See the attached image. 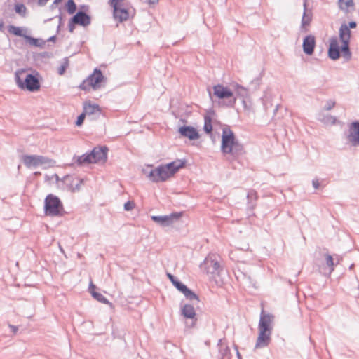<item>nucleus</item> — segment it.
Masks as SVG:
<instances>
[{
    "label": "nucleus",
    "mask_w": 359,
    "mask_h": 359,
    "mask_svg": "<svg viewBox=\"0 0 359 359\" xmlns=\"http://www.w3.org/2000/svg\"><path fill=\"white\" fill-rule=\"evenodd\" d=\"M149 4H156L159 0H147Z\"/></svg>",
    "instance_id": "3c124183"
},
{
    "label": "nucleus",
    "mask_w": 359,
    "mask_h": 359,
    "mask_svg": "<svg viewBox=\"0 0 359 359\" xmlns=\"http://www.w3.org/2000/svg\"><path fill=\"white\" fill-rule=\"evenodd\" d=\"M39 166L43 165L44 168H51L55 166V161L47 156L38 155Z\"/></svg>",
    "instance_id": "c756f323"
},
{
    "label": "nucleus",
    "mask_w": 359,
    "mask_h": 359,
    "mask_svg": "<svg viewBox=\"0 0 359 359\" xmlns=\"http://www.w3.org/2000/svg\"><path fill=\"white\" fill-rule=\"evenodd\" d=\"M185 159H177L169 163L163 165L169 175L172 177L176 173L180 168H182L186 164Z\"/></svg>",
    "instance_id": "6ab92c4d"
},
{
    "label": "nucleus",
    "mask_w": 359,
    "mask_h": 359,
    "mask_svg": "<svg viewBox=\"0 0 359 359\" xmlns=\"http://www.w3.org/2000/svg\"><path fill=\"white\" fill-rule=\"evenodd\" d=\"M353 264L351 265L350 269H353Z\"/></svg>",
    "instance_id": "4d7b16f0"
},
{
    "label": "nucleus",
    "mask_w": 359,
    "mask_h": 359,
    "mask_svg": "<svg viewBox=\"0 0 359 359\" xmlns=\"http://www.w3.org/2000/svg\"><path fill=\"white\" fill-rule=\"evenodd\" d=\"M72 18V22L82 27H87L91 23L90 16L83 11H77Z\"/></svg>",
    "instance_id": "dca6fc26"
},
{
    "label": "nucleus",
    "mask_w": 359,
    "mask_h": 359,
    "mask_svg": "<svg viewBox=\"0 0 359 359\" xmlns=\"http://www.w3.org/2000/svg\"><path fill=\"white\" fill-rule=\"evenodd\" d=\"M54 5H55V4H53L51 5V8H53V7H54Z\"/></svg>",
    "instance_id": "13d9d810"
},
{
    "label": "nucleus",
    "mask_w": 359,
    "mask_h": 359,
    "mask_svg": "<svg viewBox=\"0 0 359 359\" xmlns=\"http://www.w3.org/2000/svg\"><path fill=\"white\" fill-rule=\"evenodd\" d=\"M85 116H86V114H85L84 112H83V113H82L81 114H80V115L77 117V119H76V121L75 124H76L77 126H80L83 123V121H84Z\"/></svg>",
    "instance_id": "c03bdc74"
},
{
    "label": "nucleus",
    "mask_w": 359,
    "mask_h": 359,
    "mask_svg": "<svg viewBox=\"0 0 359 359\" xmlns=\"http://www.w3.org/2000/svg\"><path fill=\"white\" fill-rule=\"evenodd\" d=\"M60 250H61L62 252H63V249H62L61 247H60Z\"/></svg>",
    "instance_id": "052dcab7"
},
{
    "label": "nucleus",
    "mask_w": 359,
    "mask_h": 359,
    "mask_svg": "<svg viewBox=\"0 0 359 359\" xmlns=\"http://www.w3.org/2000/svg\"><path fill=\"white\" fill-rule=\"evenodd\" d=\"M147 177L152 182H165L170 177L163 165H161L156 168L151 169Z\"/></svg>",
    "instance_id": "423d86ee"
},
{
    "label": "nucleus",
    "mask_w": 359,
    "mask_h": 359,
    "mask_svg": "<svg viewBox=\"0 0 359 359\" xmlns=\"http://www.w3.org/2000/svg\"><path fill=\"white\" fill-rule=\"evenodd\" d=\"M105 80L102 71L95 68L93 72L81 82L79 88L83 90H89L90 88L97 90L100 88L102 82Z\"/></svg>",
    "instance_id": "20e7f679"
},
{
    "label": "nucleus",
    "mask_w": 359,
    "mask_h": 359,
    "mask_svg": "<svg viewBox=\"0 0 359 359\" xmlns=\"http://www.w3.org/2000/svg\"><path fill=\"white\" fill-rule=\"evenodd\" d=\"M108 148L106 146L95 147L90 151L93 163L105 162L107 159Z\"/></svg>",
    "instance_id": "f8f14e48"
},
{
    "label": "nucleus",
    "mask_w": 359,
    "mask_h": 359,
    "mask_svg": "<svg viewBox=\"0 0 359 359\" xmlns=\"http://www.w3.org/2000/svg\"><path fill=\"white\" fill-rule=\"evenodd\" d=\"M180 134L190 140H194L199 137V135L196 129L192 126H182L180 128Z\"/></svg>",
    "instance_id": "4be33fe9"
},
{
    "label": "nucleus",
    "mask_w": 359,
    "mask_h": 359,
    "mask_svg": "<svg viewBox=\"0 0 359 359\" xmlns=\"http://www.w3.org/2000/svg\"><path fill=\"white\" fill-rule=\"evenodd\" d=\"M135 207L133 201H128L124 204V210L126 211L132 210Z\"/></svg>",
    "instance_id": "37998d69"
},
{
    "label": "nucleus",
    "mask_w": 359,
    "mask_h": 359,
    "mask_svg": "<svg viewBox=\"0 0 359 359\" xmlns=\"http://www.w3.org/2000/svg\"><path fill=\"white\" fill-rule=\"evenodd\" d=\"M8 327L9 328L11 329V331L14 334H15L18 330V327L15 325H11L9 324L8 325Z\"/></svg>",
    "instance_id": "de8ad7c7"
},
{
    "label": "nucleus",
    "mask_w": 359,
    "mask_h": 359,
    "mask_svg": "<svg viewBox=\"0 0 359 359\" xmlns=\"http://www.w3.org/2000/svg\"><path fill=\"white\" fill-rule=\"evenodd\" d=\"M235 101H236V98H234V99H233V103H234V102H235Z\"/></svg>",
    "instance_id": "bf43d9fd"
},
{
    "label": "nucleus",
    "mask_w": 359,
    "mask_h": 359,
    "mask_svg": "<svg viewBox=\"0 0 359 359\" xmlns=\"http://www.w3.org/2000/svg\"><path fill=\"white\" fill-rule=\"evenodd\" d=\"M341 32V36H339V40L342 43L341 48L338 44V39L333 36L330 39V46L328 48V57L333 60H338L340 57V52L346 60L351 58V52L349 48L351 38L346 37Z\"/></svg>",
    "instance_id": "f03ea898"
},
{
    "label": "nucleus",
    "mask_w": 359,
    "mask_h": 359,
    "mask_svg": "<svg viewBox=\"0 0 359 359\" xmlns=\"http://www.w3.org/2000/svg\"><path fill=\"white\" fill-rule=\"evenodd\" d=\"M357 27V23L355 21H351L348 24L342 23L339 29V36H341V32L346 37L351 38V29H354Z\"/></svg>",
    "instance_id": "a878e982"
},
{
    "label": "nucleus",
    "mask_w": 359,
    "mask_h": 359,
    "mask_svg": "<svg viewBox=\"0 0 359 359\" xmlns=\"http://www.w3.org/2000/svg\"><path fill=\"white\" fill-rule=\"evenodd\" d=\"M8 31L9 33H11L15 36H17L24 37V36L25 35V34H22V29L21 27H16L14 25L8 26Z\"/></svg>",
    "instance_id": "f704fd0d"
},
{
    "label": "nucleus",
    "mask_w": 359,
    "mask_h": 359,
    "mask_svg": "<svg viewBox=\"0 0 359 359\" xmlns=\"http://www.w3.org/2000/svg\"><path fill=\"white\" fill-rule=\"evenodd\" d=\"M56 40V36H52L48 39L47 41L54 42Z\"/></svg>",
    "instance_id": "8fccbe9b"
},
{
    "label": "nucleus",
    "mask_w": 359,
    "mask_h": 359,
    "mask_svg": "<svg viewBox=\"0 0 359 359\" xmlns=\"http://www.w3.org/2000/svg\"><path fill=\"white\" fill-rule=\"evenodd\" d=\"M205 267L207 273L211 274H219L221 266L219 263L208 257L205 258L203 263L201 264V267Z\"/></svg>",
    "instance_id": "4468645a"
},
{
    "label": "nucleus",
    "mask_w": 359,
    "mask_h": 359,
    "mask_svg": "<svg viewBox=\"0 0 359 359\" xmlns=\"http://www.w3.org/2000/svg\"><path fill=\"white\" fill-rule=\"evenodd\" d=\"M121 0H110V6L113 8V15L115 19L118 20L119 22L126 21L129 18V13L126 8H118V4Z\"/></svg>",
    "instance_id": "1a4fd4ad"
},
{
    "label": "nucleus",
    "mask_w": 359,
    "mask_h": 359,
    "mask_svg": "<svg viewBox=\"0 0 359 359\" xmlns=\"http://www.w3.org/2000/svg\"><path fill=\"white\" fill-rule=\"evenodd\" d=\"M319 120L327 125H334L337 121V118L331 115H325L320 118Z\"/></svg>",
    "instance_id": "c9c22d12"
},
{
    "label": "nucleus",
    "mask_w": 359,
    "mask_h": 359,
    "mask_svg": "<svg viewBox=\"0 0 359 359\" xmlns=\"http://www.w3.org/2000/svg\"><path fill=\"white\" fill-rule=\"evenodd\" d=\"M62 0H54L53 1V4H57L58 3H60Z\"/></svg>",
    "instance_id": "5fc2aeb1"
},
{
    "label": "nucleus",
    "mask_w": 359,
    "mask_h": 359,
    "mask_svg": "<svg viewBox=\"0 0 359 359\" xmlns=\"http://www.w3.org/2000/svg\"><path fill=\"white\" fill-rule=\"evenodd\" d=\"M214 95L218 98L224 99L233 97V93L227 87L217 84L213 87Z\"/></svg>",
    "instance_id": "412c9836"
},
{
    "label": "nucleus",
    "mask_w": 359,
    "mask_h": 359,
    "mask_svg": "<svg viewBox=\"0 0 359 359\" xmlns=\"http://www.w3.org/2000/svg\"><path fill=\"white\" fill-rule=\"evenodd\" d=\"M22 162L27 168L39 167L38 155H24Z\"/></svg>",
    "instance_id": "b1692460"
},
{
    "label": "nucleus",
    "mask_w": 359,
    "mask_h": 359,
    "mask_svg": "<svg viewBox=\"0 0 359 359\" xmlns=\"http://www.w3.org/2000/svg\"><path fill=\"white\" fill-rule=\"evenodd\" d=\"M68 66H69V60H68L67 57H65L62 63L61 64L60 67L58 69V71H57L58 74L60 75H62L65 73L66 69L68 67Z\"/></svg>",
    "instance_id": "a19ab883"
},
{
    "label": "nucleus",
    "mask_w": 359,
    "mask_h": 359,
    "mask_svg": "<svg viewBox=\"0 0 359 359\" xmlns=\"http://www.w3.org/2000/svg\"><path fill=\"white\" fill-rule=\"evenodd\" d=\"M95 286L90 283L89 285V292L91 293L92 296L98 302L103 304H109V300L102 294L97 292L95 291Z\"/></svg>",
    "instance_id": "cd10ccee"
},
{
    "label": "nucleus",
    "mask_w": 359,
    "mask_h": 359,
    "mask_svg": "<svg viewBox=\"0 0 359 359\" xmlns=\"http://www.w3.org/2000/svg\"><path fill=\"white\" fill-rule=\"evenodd\" d=\"M236 94L238 96H239L242 99H244L245 97H248V92L245 88H244L241 86L237 85Z\"/></svg>",
    "instance_id": "e433bc0d"
},
{
    "label": "nucleus",
    "mask_w": 359,
    "mask_h": 359,
    "mask_svg": "<svg viewBox=\"0 0 359 359\" xmlns=\"http://www.w3.org/2000/svg\"><path fill=\"white\" fill-rule=\"evenodd\" d=\"M316 38L313 35L309 34L306 36L302 42V49L303 52L306 55H311L314 53V50L316 48Z\"/></svg>",
    "instance_id": "ddd939ff"
},
{
    "label": "nucleus",
    "mask_w": 359,
    "mask_h": 359,
    "mask_svg": "<svg viewBox=\"0 0 359 359\" xmlns=\"http://www.w3.org/2000/svg\"><path fill=\"white\" fill-rule=\"evenodd\" d=\"M203 130L208 134L211 133L212 130V118L210 116H204Z\"/></svg>",
    "instance_id": "72a5a7b5"
},
{
    "label": "nucleus",
    "mask_w": 359,
    "mask_h": 359,
    "mask_svg": "<svg viewBox=\"0 0 359 359\" xmlns=\"http://www.w3.org/2000/svg\"><path fill=\"white\" fill-rule=\"evenodd\" d=\"M274 316L270 313H266L263 310L260 314L258 328L259 330L272 332Z\"/></svg>",
    "instance_id": "9b49d317"
},
{
    "label": "nucleus",
    "mask_w": 359,
    "mask_h": 359,
    "mask_svg": "<svg viewBox=\"0 0 359 359\" xmlns=\"http://www.w3.org/2000/svg\"><path fill=\"white\" fill-rule=\"evenodd\" d=\"M63 182L67 189L74 192L79 190L82 180L74 179L72 177L67 175L64 177Z\"/></svg>",
    "instance_id": "5701e85b"
},
{
    "label": "nucleus",
    "mask_w": 359,
    "mask_h": 359,
    "mask_svg": "<svg viewBox=\"0 0 359 359\" xmlns=\"http://www.w3.org/2000/svg\"><path fill=\"white\" fill-rule=\"evenodd\" d=\"M27 70L26 69H19L15 72V81L18 88H20V82L23 83V80L27 75Z\"/></svg>",
    "instance_id": "7c9ffc66"
},
{
    "label": "nucleus",
    "mask_w": 359,
    "mask_h": 359,
    "mask_svg": "<svg viewBox=\"0 0 359 359\" xmlns=\"http://www.w3.org/2000/svg\"><path fill=\"white\" fill-rule=\"evenodd\" d=\"M67 12L69 14H73L75 13L76 10V5L75 2L74 1V0H68V1L67 3Z\"/></svg>",
    "instance_id": "ea45409f"
},
{
    "label": "nucleus",
    "mask_w": 359,
    "mask_h": 359,
    "mask_svg": "<svg viewBox=\"0 0 359 359\" xmlns=\"http://www.w3.org/2000/svg\"><path fill=\"white\" fill-rule=\"evenodd\" d=\"M91 156L90 154V152H86V154L81 155V156H74L73 157V161L74 163H76L77 165H83L85 164H90L93 163Z\"/></svg>",
    "instance_id": "393cba45"
},
{
    "label": "nucleus",
    "mask_w": 359,
    "mask_h": 359,
    "mask_svg": "<svg viewBox=\"0 0 359 359\" xmlns=\"http://www.w3.org/2000/svg\"><path fill=\"white\" fill-rule=\"evenodd\" d=\"M217 347L219 351L218 357L219 359H231V350L225 342L224 339H220L218 341Z\"/></svg>",
    "instance_id": "aec40b11"
},
{
    "label": "nucleus",
    "mask_w": 359,
    "mask_h": 359,
    "mask_svg": "<svg viewBox=\"0 0 359 359\" xmlns=\"http://www.w3.org/2000/svg\"><path fill=\"white\" fill-rule=\"evenodd\" d=\"M221 152L230 161H236L244 154L243 144L236 138L230 128H225L222 130Z\"/></svg>",
    "instance_id": "f257e3e1"
},
{
    "label": "nucleus",
    "mask_w": 359,
    "mask_h": 359,
    "mask_svg": "<svg viewBox=\"0 0 359 359\" xmlns=\"http://www.w3.org/2000/svg\"><path fill=\"white\" fill-rule=\"evenodd\" d=\"M325 259H326V264L330 268V273H332L334 270V263L333 258L330 255L327 254V255H325Z\"/></svg>",
    "instance_id": "58836bf2"
},
{
    "label": "nucleus",
    "mask_w": 359,
    "mask_h": 359,
    "mask_svg": "<svg viewBox=\"0 0 359 359\" xmlns=\"http://www.w3.org/2000/svg\"><path fill=\"white\" fill-rule=\"evenodd\" d=\"M271 332L259 330V335L255 344V348H263L267 346L271 341Z\"/></svg>",
    "instance_id": "a211bd4d"
},
{
    "label": "nucleus",
    "mask_w": 359,
    "mask_h": 359,
    "mask_svg": "<svg viewBox=\"0 0 359 359\" xmlns=\"http://www.w3.org/2000/svg\"><path fill=\"white\" fill-rule=\"evenodd\" d=\"M24 39L32 46L36 47H43L45 46L46 41L41 39H35L32 36L25 35Z\"/></svg>",
    "instance_id": "2f4dec72"
},
{
    "label": "nucleus",
    "mask_w": 359,
    "mask_h": 359,
    "mask_svg": "<svg viewBox=\"0 0 359 359\" xmlns=\"http://www.w3.org/2000/svg\"><path fill=\"white\" fill-rule=\"evenodd\" d=\"M346 138L352 146H359V121H354L349 126Z\"/></svg>",
    "instance_id": "9d476101"
},
{
    "label": "nucleus",
    "mask_w": 359,
    "mask_h": 359,
    "mask_svg": "<svg viewBox=\"0 0 359 359\" xmlns=\"http://www.w3.org/2000/svg\"><path fill=\"white\" fill-rule=\"evenodd\" d=\"M312 185L315 189H318L320 187L319 180L317 178H314L312 180Z\"/></svg>",
    "instance_id": "49530a36"
},
{
    "label": "nucleus",
    "mask_w": 359,
    "mask_h": 359,
    "mask_svg": "<svg viewBox=\"0 0 359 359\" xmlns=\"http://www.w3.org/2000/svg\"><path fill=\"white\" fill-rule=\"evenodd\" d=\"M48 0H38V5L40 6H43L46 4Z\"/></svg>",
    "instance_id": "09e8293b"
},
{
    "label": "nucleus",
    "mask_w": 359,
    "mask_h": 359,
    "mask_svg": "<svg viewBox=\"0 0 359 359\" xmlns=\"http://www.w3.org/2000/svg\"><path fill=\"white\" fill-rule=\"evenodd\" d=\"M15 11L17 13L22 16H25L27 11L26 6L22 4H17L15 5Z\"/></svg>",
    "instance_id": "4c0bfd02"
},
{
    "label": "nucleus",
    "mask_w": 359,
    "mask_h": 359,
    "mask_svg": "<svg viewBox=\"0 0 359 359\" xmlns=\"http://www.w3.org/2000/svg\"><path fill=\"white\" fill-rule=\"evenodd\" d=\"M257 192L255 190H250L247 194L248 206L250 209H253L257 200Z\"/></svg>",
    "instance_id": "473e14b6"
},
{
    "label": "nucleus",
    "mask_w": 359,
    "mask_h": 359,
    "mask_svg": "<svg viewBox=\"0 0 359 359\" xmlns=\"http://www.w3.org/2000/svg\"><path fill=\"white\" fill-rule=\"evenodd\" d=\"M82 8L88 10V6L83 5V6H82Z\"/></svg>",
    "instance_id": "6e6d98bb"
},
{
    "label": "nucleus",
    "mask_w": 359,
    "mask_h": 359,
    "mask_svg": "<svg viewBox=\"0 0 359 359\" xmlns=\"http://www.w3.org/2000/svg\"><path fill=\"white\" fill-rule=\"evenodd\" d=\"M4 22L2 20H0V31H2L3 28H4Z\"/></svg>",
    "instance_id": "864d4df0"
},
{
    "label": "nucleus",
    "mask_w": 359,
    "mask_h": 359,
    "mask_svg": "<svg viewBox=\"0 0 359 359\" xmlns=\"http://www.w3.org/2000/svg\"><path fill=\"white\" fill-rule=\"evenodd\" d=\"M167 276L173 285L184 295L187 299L189 301L195 300L196 302L199 301L198 295L194 291L189 289L184 284L178 280L173 275L168 273Z\"/></svg>",
    "instance_id": "39448f33"
},
{
    "label": "nucleus",
    "mask_w": 359,
    "mask_h": 359,
    "mask_svg": "<svg viewBox=\"0 0 359 359\" xmlns=\"http://www.w3.org/2000/svg\"><path fill=\"white\" fill-rule=\"evenodd\" d=\"M192 304H184L181 306V314L185 318L188 319H196V311L194 309V306L196 305L198 302L195 300L191 301Z\"/></svg>",
    "instance_id": "f3484780"
},
{
    "label": "nucleus",
    "mask_w": 359,
    "mask_h": 359,
    "mask_svg": "<svg viewBox=\"0 0 359 359\" xmlns=\"http://www.w3.org/2000/svg\"><path fill=\"white\" fill-rule=\"evenodd\" d=\"M235 350H236V355H237V357L238 359H241V355L239 353V351L238 350V348L236 346H235Z\"/></svg>",
    "instance_id": "603ef678"
},
{
    "label": "nucleus",
    "mask_w": 359,
    "mask_h": 359,
    "mask_svg": "<svg viewBox=\"0 0 359 359\" xmlns=\"http://www.w3.org/2000/svg\"><path fill=\"white\" fill-rule=\"evenodd\" d=\"M306 6V0H304V13L301 20V25L299 27L300 32L304 33L309 32V27L310 26V24L312 20V13L311 12L307 11Z\"/></svg>",
    "instance_id": "2eb2a0df"
},
{
    "label": "nucleus",
    "mask_w": 359,
    "mask_h": 359,
    "mask_svg": "<svg viewBox=\"0 0 359 359\" xmlns=\"http://www.w3.org/2000/svg\"><path fill=\"white\" fill-rule=\"evenodd\" d=\"M336 104V102L333 100H328L326 102L325 105L324 106V109L326 111L331 110Z\"/></svg>",
    "instance_id": "79ce46f5"
},
{
    "label": "nucleus",
    "mask_w": 359,
    "mask_h": 359,
    "mask_svg": "<svg viewBox=\"0 0 359 359\" xmlns=\"http://www.w3.org/2000/svg\"><path fill=\"white\" fill-rule=\"evenodd\" d=\"M182 215L181 212H174L169 215L151 216V219L161 226H169L173 224L174 220L178 219Z\"/></svg>",
    "instance_id": "6e6552de"
},
{
    "label": "nucleus",
    "mask_w": 359,
    "mask_h": 359,
    "mask_svg": "<svg viewBox=\"0 0 359 359\" xmlns=\"http://www.w3.org/2000/svg\"><path fill=\"white\" fill-rule=\"evenodd\" d=\"M20 89L27 90L29 92H35L40 88V82L36 76L29 74L23 80V83L20 82Z\"/></svg>",
    "instance_id": "0eeeda50"
},
{
    "label": "nucleus",
    "mask_w": 359,
    "mask_h": 359,
    "mask_svg": "<svg viewBox=\"0 0 359 359\" xmlns=\"http://www.w3.org/2000/svg\"><path fill=\"white\" fill-rule=\"evenodd\" d=\"M338 5L339 8L346 13L353 11L355 6L353 0H339Z\"/></svg>",
    "instance_id": "bb28decb"
},
{
    "label": "nucleus",
    "mask_w": 359,
    "mask_h": 359,
    "mask_svg": "<svg viewBox=\"0 0 359 359\" xmlns=\"http://www.w3.org/2000/svg\"><path fill=\"white\" fill-rule=\"evenodd\" d=\"M83 110L86 115H92L100 113L99 105L96 104H91L90 102L84 104Z\"/></svg>",
    "instance_id": "c85d7f7f"
},
{
    "label": "nucleus",
    "mask_w": 359,
    "mask_h": 359,
    "mask_svg": "<svg viewBox=\"0 0 359 359\" xmlns=\"http://www.w3.org/2000/svg\"><path fill=\"white\" fill-rule=\"evenodd\" d=\"M75 25H76V24L72 22V18H71L68 22V29H69V32L72 33L74 32V30L75 29Z\"/></svg>",
    "instance_id": "a18cd8bd"
},
{
    "label": "nucleus",
    "mask_w": 359,
    "mask_h": 359,
    "mask_svg": "<svg viewBox=\"0 0 359 359\" xmlns=\"http://www.w3.org/2000/svg\"><path fill=\"white\" fill-rule=\"evenodd\" d=\"M64 212L63 204L60 199L53 194H48L44 200L45 215L49 217H62Z\"/></svg>",
    "instance_id": "7ed1b4c3"
}]
</instances>
